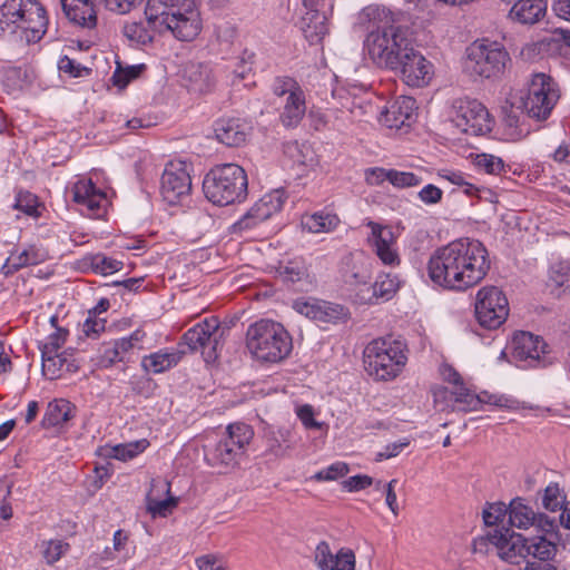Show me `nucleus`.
<instances>
[{
  "instance_id": "f257e3e1",
  "label": "nucleus",
  "mask_w": 570,
  "mask_h": 570,
  "mask_svg": "<svg viewBox=\"0 0 570 570\" xmlns=\"http://www.w3.org/2000/svg\"><path fill=\"white\" fill-rule=\"evenodd\" d=\"M490 269L485 246L472 238L455 239L436 248L428 262V275L434 285L463 292L479 284Z\"/></svg>"
},
{
  "instance_id": "f03ea898",
  "label": "nucleus",
  "mask_w": 570,
  "mask_h": 570,
  "mask_svg": "<svg viewBox=\"0 0 570 570\" xmlns=\"http://www.w3.org/2000/svg\"><path fill=\"white\" fill-rule=\"evenodd\" d=\"M363 16L376 27L364 41L370 59L377 67L395 69L397 61L412 46L407 29L399 23L401 13L385 7L368 6L363 9Z\"/></svg>"
},
{
  "instance_id": "7ed1b4c3",
  "label": "nucleus",
  "mask_w": 570,
  "mask_h": 570,
  "mask_svg": "<svg viewBox=\"0 0 570 570\" xmlns=\"http://www.w3.org/2000/svg\"><path fill=\"white\" fill-rule=\"evenodd\" d=\"M145 16L153 29L170 31L180 41L194 40L202 30L195 0H148Z\"/></svg>"
},
{
  "instance_id": "20e7f679",
  "label": "nucleus",
  "mask_w": 570,
  "mask_h": 570,
  "mask_svg": "<svg viewBox=\"0 0 570 570\" xmlns=\"http://www.w3.org/2000/svg\"><path fill=\"white\" fill-rule=\"evenodd\" d=\"M48 19L45 8L36 0H7L0 7V32L26 43L41 40Z\"/></svg>"
},
{
  "instance_id": "39448f33",
  "label": "nucleus",
  "mask_w": 570,
  "mask_h": 570,
  "mask_svg": "<svg viewBox=\"0 0 570 570\" xmlns=\"http://www.w3.org/2000/svg\"><path fill=\"white\" fill-rule=\"evenodd\" d=\"M407 362L404 341L392 336L371 341L364 348V366L376 381H392L397 377Z\"/></svg>"
},
{
  "instance_id": "423d86ee",
  "label": "nucleus",
  "mask_w": 570,
  "mask_h": 570,
  "mask_svg": "<svg viewBox=\"0 0 570 570\" xmlns=\"http://www.w3.org/2000/svg\"><path fill=\"white\" fill-rule=\"evenodd\" d=\"M246 345L254 357L265 362H279L292 351V338L284 326L272 320H259L246 332Z\"/></svg>"
},
{
  "instance_id": "0eeeda50",
  "label": "nucleus",
  "mask_w": 570,
  "mask_h": 570,
  "mask_svg": "<svg viewBox=\"0 0 570 570\" xmlns=\"http://www.w3.org/2000/svg\"><path fill=\"white\" fill-rule=\"evenodd\" d=\"M247 176L236 164H224L213 168L204 178L206 198L218 206L240 203L247 197Z\"/></svg>"
},
{
  "instance_id": "6e6552de",
  "label": "nucleus",
  "mask_w": 570,
  "mask_h": 570,
  "mask_svg": "<svg viewBox=\"0 0 570 570\" xmlns=\"http://www.w3.org/2000/svg\"><path fill=\"white\" fill-rule=\"evenodd\" d=\"M511 58L504 46L488 39L476 40L466 49L464 70L474 78H500Z\"/></svg>"
},
{
  "instance_id": "1a4fd4ad",
  "label": "nucleus",
  "mask_w": 570,
  "mask_h": 570,
  "mask_svg": "<svg viewBox=\"0 0 570 570\" xmlns=\"http://www.w3.org/2000/svg\"><path fill=\"white\" fill-rule=\"evenodd\" d=\"M254 436L253 429L245 423L229 424L225 435L205 451L207 463L214 468L230 470L236 468L246 453Z\"/></svg>"
},
{
  "instance_id": "9d476101",
  "label": "nucleus",
  "mask_w": 570,
  "mask_h": 570,
  "mask_svg": "<svg viewBox=\"0 0 570 570\" xmlns=\"http://www.w3.org/2000/svg\"><path fill=\"white\" fill-rule=\"evenodd\" d=\"M274 101L279 109V121L286 128H295L306 114V94L292 77H276L272 85Z\"/></svg>"
},
{
  "instance_id": "9b49d317",
  "label": "nucleus",
  "mask_w": 570,
  "mask_h": 570,
  "mask_svg": "<svg viewBox=\"0 0 570 570\" xmlns=\"http://www.w3.org/2000/svg\"><path fill=\"white\" fill-rule=\"evenodd\" d=\"M560 98L556 81L543 72L534 73L528 94L521 99V108L537 120H546Z\"/></svg>"
},
{
  "instance_id": "f8f14e48",
  "label": "nucleus",
  "mask_w": 570,
  "mask_h": 570,
  "mask_svg": "<svg viewBox=\"0 0 570 570\" xmlns=\"http://www.w3.org/2000/svg\"><path fill=\"white\" fill-rule=\"evenodd\" d=\"M451 119L454 126L466 135L481 136L492 130V118L488 109L476 99L454 100Z\"/></svg>"
},
{
  "instance_id": "ddd939ff",
  "label": "nucleus",
  "mask_w": 570,
  "mask_h": 570,
  "mask_svg": "<svg viewBox=\"0 0 570 570\" xmlns=\"http://www.w3.org/2000/svg\"><path fill=\"white\" fill-rule=\"evenodd\" d=\"M222 337L218 318L209 317L189 328L184 334L183 341L190 351H199L206 363H214L222 350Z\"/></svg>"
},
{
  "instance_id": "4468645a",
  "label": "nucleus",
  "mask_w": 570,
  "mask_h": 570,
  "mask_svg": "<svg viewBox=\"0 0 570 570\" xmlns=\"http://www.w3.org/2000/svg\"><path fill=\"white\" fill-rule=\"evenodd\" d=\"M474 309L475 317L482 327L495 330L509 315L508 298L497 286H484L476 293Z\"/></svg>"
},
{
  "instance_id": "2eb2a0df",
  "label": "nucleus",
  "mask_w": 570,
  "mask_h": 570,
  "mask_svg": "<svg viewBox=\"0 0 570 570\" xmlns=\"http://www.w3.org/2000/svg\"><path fill=\"white\" fill-rule=\"evenodd\" d=\"M191 191L189 166L183 160L166 164L160 178V194L169 205H176L188 198Z\"/></svg>"
},
{
  "instance_id": "dca6fc26",
  "label": "nucleus",
  "mask_w": 570,
  "mask_h": 570,
  "mask_svg": "<svg viewBox=\"0 0 570 570\" xmlns=\"http://www.w3.org/2000/svg\"><path fill=\"white\" fill-rule=\"evenodd\" d=\"M487 541L495 548L498 556L507 562L518 563L519 559L527 557V538L508 528L489 531L484 538L474 541V550L482 551Z\"/></svg>"
},
{
  "instance_id": "f3484780",
  "label": "nucleus",
  "mask_w": 570,
  "mask_h": 570,
  "mask_svg": "<svg viewBox=\"0 0 570 570\" xmlns=\"http://www.w3.org/2000/svg\"><path fill=\"white\" fill-rule=\"evenodd\" d=\"M395 69H392L403 82L410 87L422 88L430 83L434 75V68L413 45L404 52L397 61Z\"/></svg>"
},
{
  "instance_id": "a211bd4d",
  "label": "nucleus",
  "mask_w": 570,
  "mask_h": 570,
  "mask_svg": "<svg viewBox=\"0 0 570 570\" xmlns=\"http://www.w3.org/2000/svg\"><path fill=\"white\" fill-rule=\"evenodd\" d=\"M547 344L530 332H518L511 341V358L520 367L537 366Z\"/></svg>"
},
{
  "instance_id": "6ab92c4d",
  "label": "nucleus",
  "mask_w": 570,
  "mask_h": 570,
  "mask_svg": "<svg viewBox=\"0 0 570 570\" xmlns=\"http://www.w3.org/2000/svg\"><path fill=\"white\" fill-rule=\"evenodd\" d=\"M283 189H274L265 194L255 205L234 225L237 230H246L268 219L278 213L285 203Z\"/></svg>"
},
{
  "instance_id": "aec40b11",
  "label": "nucleus",
  "mask_w": 570,
  "mask_h": 570,
  "mask_svg": "<svg viewBox=\"0 0 570 570\" xmlns=\"http://www.w3.org/2000/svg\"><path fill=\"white\" fill-rule=\"evenodd\" d=\"M366 225L371 228L368 244L379 259L386 266L395 267L401 263L396 248V238L393 230L387 226L368 220Z\"/></svg>"
},
{
  "instance_id": "412c9836",
  "label": "nucleus",
  "mask_w": 570,
  "mask_h": 570,
  "mask_svg": "<svg viewBox=\"0 0 570 570\" xmlns=\"http://www.w3.org/2000/svg\"><path fill=\"white\" fill-rule=\"evenodd\" d=\"M265 454L275 459H285L296 446L294 429L292 426L268 425L263 432Z\"/></svg>"
},
{
  "instance_id": "4be33fe9",
  "label": "nucleus",
  "mask_w": 570,
  "mask_h": 570,
  "mask_svg": "<svg viewBox=\"0 0 570 570\" xmlns=\"http://www.w3.org/2000/svg\"><path fill=\"white\" fill-rule=\"evenodd\" d=\"M416 101L401 96L391 102L380 115V122L390 129L409 127L415 118Z\"/></svg>"
},
{
  "instance_id": "5701e85b",
  "label": "nucleus",
  "mask_w": 570,
  "mask_h": 570,
  "mask_svg": "<svg viewBox=\"0 0 570 570\" xmlns=\"http://www.w3.org/2000/svg\"><path fill=\"white\" fill-rule=\"evenodd\" d=\"M314 559L320 570H355V554L351 549L342 548L334 554L325 541L316 546Z\"/></svg>"
},
{
  "instance_id": "b1692460",
  "label": "nucleus",
  "mask_w": 570,
  "mask_h": 570,
  "mask_svg": "<svg viewBox=\"0 0 570 570\" xmlns=\"http://www.w3.org/2000/svg\"><path fill=\"white\" fill-rule=\"evenodd\" d=\"M250 126L239 118L219 119L215 124L217 140L228 147L243 145L250 134Z\"/></svg>"
},
{
  "instance_id": "393cba45",
  "label": "nucleus",
  "mask_w": 570,
  "mask_h": 570,
  "mask_svg": "<svg viewBox=\"0 0 570 570\" xmlns=\"http://www.w3.org/2000/svg\"><path fill=\"white\" fill-rule=\"evenodd\" d=\"M169 482L161 479L153 480L150 490L146 497L147 512L150 513L153 518H165L168 514H170L173 509L177 505L176 498L168 497L165 499H160L161 494H169Z\"/></svg>"
},
{
  "instance_id": "a878e982",
  "label": "nucleus",
  "mask_w": 570,
  "mask_h": 570,
  "mask_svg": "<svg viewBox=\"0 0 570 570\" xmlns=\"http://www.w3.org/2000/svg\"><path fill=\"white\" fill-rule=\"evenodd\" d=\"M72 199L78 205L83 206L88 210L89 216H98L106 200V195L96 188L90 179H82L73 185Z\"/></svg>"
},
{
  "instance_id": "bb28decb",
  "label": "nucleus",
  "mask_w": 570,
  "mask_h": 570,
  "mask_svg": "<svg viewBox=\"0 0 570 570\" xmlns=\"http://www.w3.org/2000/svg\"><path fill=\"white\" fill-rule=\"evenodd\" d=\"M295 309L307 318L324 323H332L342 317L344 308L341 305L328 302H307L297 301Z\"/></svg>"
},
{
  "instance_id": "cd10ccee",
  "label": "nucleus",
  "mask_w": 570,
  "mask_h": 570,
  "mask_svg": "<svg viewBox=\"0 0 570 570\" xmlns=\"http://www.w3.org/2000/svg\"><path fill=\"white\" fill-rule=\"evenodd\" d=\"M63 12L70 22L82 28L97 24V12L92 0H60Z\"/></svg>"
},
{
  "instance_id": "c85d7f7f",
  "label": "nucleus",
  "mask_w": 570,
  "mask_h": 570,
  "mask_svg": "<svg viewBox=\"0 0 570 570\" xmlns=\"http://www.w3.org/2000/svg\"><path fill=\"white\" fill-rule=\"evenodd\" d=\"M47 258V253L41 247L30 244L20 252L16 250L10 254L2 266V273L8 276L29 265H36Z\"/></svg>"
},
{
  "instance_id": "c756f323",
  "label": "nucleus",
  "mask_w": 570,
  "mask_h": 570,
  "mask_svg": "<svg viewBox=\"0 0 570 570\" xmlns=\"http://www.w3.org/2000/svg\"><path fill=\"white\" fill-rule=\"evenodd\" d=\"M178 348H161L141 360V367L147 373L160 374L176 366L184 355Z\"/></svg>"
},
{
  "instance_id": "7c9ffc66",
  "label": "nucleus",
  "mask_w": 570,
  "mask_h": 570,
  "mask_svg": "<svg viewBox=\"0 0 570 570\" xmlns=\"http://www.w3.org/2000/svg\"><path fill=\"white\" fill-rule=\"evenodd\" d=\"M41 357L43 375L49 380H56L63 373H71L78 368L73 354L68 351L41 355Z\"/></svg>"
},
{
  "instance_id": "2f4dec72",
  "label": "nucleus",
  "mask_w": 570,
  "mask_h": 570,
  "mask_svg": "<svg viewBox=\"0 0 570 570\" xmlns=\"http://www.w3.org/2000/svg\"><path fill=\"white\" fill-rule=\"evenodd\" d=\"M510 17L524 24L538 22L546 13L547 0H515Z\"/></svg>"
},
{
  "instance_id": "473e14b6",
  "label": "nucleus",
  "mask_w": 570,
  "mask_h": 570,
  "mask_svg": "<svg viewBox=\"0 0 570 570\" xmlns=\"http://www.w3.org/2000/svg\"><path fill=\"white\" fill-rule=\"evenodd\" d=\"M301 29L309 43H318L328 32L325 12L320 10L305 12L302 17Z\"/></svg>"
},
{
  "instance_id": "72a5a7b5",
  "label": "nucleus",
  "mask_w": 570,
  "mask_h": 570,
  "mask_svg": "<svg viewBox=\"0 0 570 570\" xmlns=\"http://www.w3.org/2000/svg\"><path fill=\"white\" fill-rule=\"evenodd\" d=\"M187 87L197 92H206L214 83L212 69L208 65L190 62L184 69Z\"/></svg>"
},
{
  "instance_id": "f704fd0d",
  "label": "nucleus",
  "mask_w": 570,
  "mask_h": 570,
  "mask_svg": "<svg viewBox=\"0 0 570 570\" xmlns=\"http://www.w3.org/2000/svg\"><path fill=\"white\" fill-rule=\"evenodd\" d=\"M73 405L65 400L58 399L48 403L41 424L43 428L61 426L73 417Z\"/></svg>"
},
{
  "instance_id": "c9c22d12",
  "label": "nucleus",
  "mask_w": 570,
  "mask_h": 570,
  "mask_svg": "<svg viewBox=\"0 0 570 570\" xmlns=\"http://www.w3.org/2000/svg\"><path fill=\"white\" fill-rule=\"evenodd\" d=\"M400 287V279L397 275L386 273L380 274L372 285V294L367 297H361L366 303H374L377 299L389 301L391 299Z\"/></svg>"
},
{
  "instance_id": "e433bc0d",
  "label": "nucleus",
  "mask_w": 570,
  "mask_h": 570,
  "mask_svg": "<svg viewBox=\"0 0 570 570\" xmlns=\"http://www.w3.org/2000/svg\"><path fill=\"white\" fill-rule=\"evenodd\" d=\"M338 224L340 218L337 215L325 212L304 215L301 219L302 228L313 234L333 232Z\"/></svg>"
},
{
  "instance_id": "4c0bfd02",
  "label": "nucleus",
  "mask_w": 570,
  "mask_h": 570,
  "mask_svg": "<svg viewBox=\"0 0 570 570\" xmlns=\"http://www.w3.org/2000/svg\"><path fill=\"white\" fill-rule=\"evenodd\" d=\"M553 537L537 535L527 538V556H531L540 561H549L557 553V544Z\"/></svg>"
},
{
  "instance_id": "58836bf2",
  "label": "nucleus",
  "mask_w": 570,
  "mask_h": 570,
  "mask_svg": "<svg viewBox=\"0 0 570 570\" xmlns=\"http://www.w3.org/2000/svg\"><path fill=\"white\" fill-rule=\"evenodd\" d=\"M508 513L512 527L529 529L533 523L535 512L532 508L525 505L521 499H514L508 508Z\"/></svg>"
},
{
  "instance_id": "ea45409f",
  "label": "nucleus",
  "mask_w": 570,
  "mask_h": 570,
  "mask_svg": "<svg viewBox=\"0 0 570 570\" xmlns=\"http://www.w3.org/2000/svg\"><path fill=\"white\" fill-rule=\"evenodd\" d=\"M50 323L55 331L49 334L43 342L40 343L39 347L41 355H51L58 353L63 346L69 335L68 330L58 326V317L56 315L50 317Z\"/></svg>"
},
{
  "instance_id": "a19ab883",
  "label": "nucleus",
  "mask_w": 570,
  "mask_h": 570,
  "mask_svg": "<svg viewBox=\"0 0 570 570\" xmlns=\"http://www.w3.org/2000/svg\"><path fill=\"white\" fill-rule=\"evenodd\" d=\"M567 495L559 483L551 482L547 485L542 497V505L546 510L557 512L564 510Z\"/></svg>"
},
{
  "instance_id": "79ce46f5",
  "label": "nucleus",
  "mask_w": 570,
  "mask_h": 570,
  "mask_svg": "<svg viewBox=\"0 0 570 570\" xmlns=\"http://www.w3.org/2000/svg\"><path fill=\"white\" fill-rule=\"evenodd\" d=\"M454 397V402L459 410L462 411H474L478 410L482 403V396L474 394L464 384L458 385L456 389L451 391Z\"/></svg>"
},
{
  "instance_id": "37998d69",
  "label": "nucleus",
  "mask_w": 570,
  "mask_h": 570,
  "mask_svg": "<svg viewBox=\"0 0 570 570\" xmlns=\"http://www.w3.org/2000/svg\"><path fill=\"white\" fill-rule=\"evenodd\" d=\"M41 547L42 556L46 562L50 566L60 560V558L65 556L70 548L69 543L58 539L43 541Z\"/></svg>"
},
{
  "instance_id": "c03bdc74",
  "label": "nucleus",
  "mask_w": 570,
  "mask_h": 570,
  "mask_svg": "<svg viewBox=\"0 0 570 570\" xmlns=\"http://www.w3.org/2000/svg\"><path fill=\"white\" fill-rule=\"evenodd\" d=\"M147 444L146 440L117 444L111 449L109 455L120 461H127L141 453L147 448Z\"/></svg>"
},
{
  "instance_id": "a18cd8bd",
  "label": "nucleus",
  "mask_w": 570,
  "mask_h": 570,
  "mask_svg": "<svg viewBox=\"0 0 570 570\" xmlns=\"http://www.w3.org/2000/svg\"><path fill=\"white\" fill-rule=\"evenodd\" d=\"M474 165L478 169L490 175H500L505 171V164L500 157L491 154H480L474 158Z\"/></svg>"
},
{
  "instance_id": "49530a36",
  "label": "nucleus",
  "mask_w": 570,
  "mask_h": 570,
  "mask_svg": "<svg viewBox=\"0 0 570 570\" xmlns=\"http://www.w3.org/2000/svg\"><path fill=\"white\" fill-rule=\"evenodd\" d=\"M279 275L284 281L295 283L307 278L308 272L303 261L294 259L279 268Z\"/></svg>"
},
{
  "instance_id": "de8ad7c7",
  "label": "nucleus",
  "mask_w": 570,
  "mask_h": 570,
  "mask_svg": "<svg viewBox=\"0 0 570 570\" xmlns=\"http://www.w3.org/2000/svg\"><path fill=\"white\" fill-rule=\"evenodd\" d=\"M13 207L31 217H39L40 203L38 197L29 191H19Z\"/></svg>"
},
{
  "instance_id": "09e8293b",
  "label": "nucleus",
  "mask_w": 570,
  "mask_h": 570,
  "mask_svg": "<svg viewBox=\"0 0 570 570\" xmlns=\"http://www.w3.org/2000/svg\"><path fill=\"white\" fill-rule=\"evenodd\" d=\"M371 279L370 271L357 262L353 261L352 266L344 271V281L351 286L366 285Z\"/></svg>"
},
{
  "instance_id": "8fccbe9b",
  "label": "nucleus",
  "mask_w": 570,
  "mask_h": 570,
  "mask_svg": "<svg viewBox=\"0 0 570 570\" xmlns=\"http://www.w3.org/2000/svg\"><path fill=\"white\" fill-rule=\"evenodd\" d=\"M549 279L556 288H570V262H559L551 266Z\"/></svg>"
},
{
  "instance_id": "3c124183",
  "label": "nucleus",
  "mask_w": 570,
  "mask_h": 570,
  "mask_svg": "<svg viewBox=\"0 0 570 570\" xmlns=\"http://www.w3.org/2000/svg\"><path fill=\"white\" fill-rule=\"evenodd\" d=\"M144 69V65L129 66L127 68H121L120 65H118L111 77L112 83L119 89H124L132 79H136Z\"/></svg>"
},
{
  "instance_id": "603ef678",
  "label": "nucleus",
  "mask_w": 570,
  "mask_h": 570,
  "mask_svg": "<svg viewBox=\"0 0 570 570\" xmlns=\"http://www.w3.org/2000/svg\"><path fill=\"white\" fill-rule=\"evenodd\" d=\"M146 333L142 330L134 331L129 336L115 340L116 346L120 350V354L125 356L126 361L132 354L134 350L141 348L139 344L145 338Z\"/></svg>"
},
{
  "instance_id": "864d4df0",
  "label": "nucleus",
  "mask_w": 570,
  "mask_h": 570,
  "mask_svg": "<svg viewBox=\"0 0 570 570\" xmlns=\"http://www.w3.org/2000/svg\"><path fill=\"white\" fill-rule=\"evenodd\" d=\"M91 267L96 273L109 275L120 271L122 263L104 254H97L91 258Z\"/></svg>"
},
{
  "instance_id": "5fc2aeb1",
  "label": "nucleus",
  "mask_w": 570,
  "mask_h": 570,
  "mask_svg": "<svg viewBox=\"0 0 570 570\" xmlns=\"http://www.w3.org/2000/svg\"><path fill=\"white\" fill-rule=\"evenodd\" d=\"M118 362H126V358L120 354V350L116 346L115 341L105 343L100 351L99 365L109 367Z\"/></svg>"
},
{
  "instance_id": "6e6d98bb",
  "label": "nucleus",
  "mask_w": 570,
  "mask_h": 570,
  "mask_svg": "<svg viewBox=\"0 0 570 570\" xmlns=\"http://www.w3.org/2000/svg\"><path fill=\"white\" fill-rule=\"evenodd\" d=\"M531 527L542 532L541 535L557 538L559 523L556 518H550L544 513H534V520Z\"/></svg>"
},
{
  "instance_id": "4d7b16f0",
  "label": "nucleus",
  "mask_w": 570,
  "mask_h": 570,
  "mask_svg": "<svg viewBox=\"0 0 570 570\" xmlns=\"http://www.w3.org/2000/svg\"><path fill=\"white\" fill-rule=\"evenodd\" d=\"M348 465L344 462H335L314 474L316 481H334L348 473Z\"/></svg>"
},
{
  "instance_id": "13d9d810",
  "label": "nucleus",
  "mask_w": 570,
  "mask_h": 570,
  "mask_svg": "<svg viewBox=\"0 0 570 570\" xmlns=\"http://www.w3.org/2000/svg\"><path fill=\"white\" fill-rule=\"evenodd\" d=\"M391 175V184L396 188L415 187L422 183V177L411 171L392 169Z\"/></svg>"
},
{
  "instance_id": "bf43d9fd",
  "label": "nucleus",
  "mask_w": 570,
  "mask_h": 570,
  "mask_svg": "<svg viewBox=\"0 0 570 570\" xmlns=\"http://www.w3.org/2000/svg\"><path fill=\"white\" fill-rule=\"evenodd\" d=\"M124 35L137 45H145L151 41L149 32L137 22L127 23L124 26Z\"/></svg>"
},
{
  "instance_id": "052dcab7",
  "label": "nucleus",
  "mask_w": 570,
  "mask_h": 570,
  "mask_svg": "<svg viewBox=\"0 0 570 570\" xmlns=\"http://www.w3.org/2000/svg\"><path fill=\"white\" fill-rule=\"evenodd\" d=\"M507 512L504 503H491L483 510V521L488 527L495 525L503 520Z\"/></svg>"
},
{
  "instance_id": "680f3d73",
  "label": "nucleus",
  "mask_w": 570,
  "mask_h": 570,
  "mask_svg": "<svg viewBox=\"0 0 570 570\" xmlns=\"http://www.w3.org/2000/svg\"><path fill=\"white\" fill-rule=\"evenodd\" d=\"M198 570H227V562L222 556L204 554L196 559Z\"/></svg>"
},
{
  "instance_id": "e2e57ef3",
  "label": "nucleus",
  "mask_w": 570,
  "mask_h": 570,
  "mask_svg": "<svg viewBox=\"0 0 570 570\" xmlns=\"http://www.w3.org/2000/svg\"><path fill=\"white\" fill-rule=\"evenodd\" d=\"M417 198L426 206H433L441 203L443 191L433 184H428L417 193Z\"/></svg>"
},
{
  "instance_id": "0e129e2a",
  "label": "nucleus",
  "mask_w": 570,
  "mask_h": 570,
  "mask_svg": "<svg viewBox=\"0 0 570 570\" xmlns=\"http://www.w3.org/2000/svg\"><path fill=\"white\" fill-rule=\"evenodd\" d=\"M373 479L365 474L350 476L342 482L343 489L348 492H357L372 485Z\"/></svg>"
},
{
  "instance_id": "69168bd1",
  "label": "nucleus",
  "mask_w": 570,
  "mask_h": 570,
  "mask_svg": "<svg viewBox=\"0 0 570 570\" xmlns=\"http://www.w3.org/2000/svg\"><path fill=\"white\" fill-rule=\"evenodd\" d=\"M296 415L305 429H321L322 423L314 419V409L309 404L301 405L296 409Z\"/></svg>"
},
{
  "instance_id": "338daca9",
  "label": "nucleus",
  "mask_w": 570,
  "mask_h": 570,
  "mask_svg": "<svg viewBox=\"0 0 570 570\" xmlns=\"http://www.w3.org/2000/svg\"><path fill=\"white\" fill-rule=\"evenodd\" d=\"M58 68L60 71L69 73L72 77H81L82 72L88 73L89 71L87 68H82L79 63H76L75 60L70 59L67 56L62 57L59 60Z\"/></svg>"
},
{
  "instance_id": "774afa93",
  "label": "nucleus",
  "mask_w": 570,
  "mask_h": 570,
  "mask_svg": "<svg viewBox=\"0 0 570 570\" xmlns=\"http://www.w3.org/2000/svg\"><path fill=\"white\" fill-rule=\"evenodd\" d=\"M410 444V441L407 439H404L399 442H393L391 444H387L383 451L379 452L376 454V461L387 460L391 458L396 456L400 454L407 445Z\"/></svg>"
}]
</instances>
